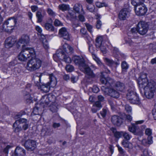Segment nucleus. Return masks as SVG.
<instances>
[{
  "label": "nucleus",
  "instance_id": "nucleus-10",
  "mask_svg": "<svg viewBox=\"0 0 156 156\" xmlns=\"http://www.w3.org/2000/svg\"><path fill=\"white\" fill-rule=\"evenodd\" d=\"M17 22L16 19L14 17L9 18L3 23L2 25L3 29H6V27H14Z\"/></svg>",
  "mask_w": 156,
  "mask_h": 156
},
{
  "label": "nucleus",
  "instance_id": "nucleus-19",
  "mask_svg": "<svg viewBox=\"0 0 156 156\" xmlns=\"http://www.w3.org/2000/svg\"><path fill=\"white\" fill-rule=\"evenodd\" d=\"M128 12L127 10H120L119 14V18L121 20H125L128 17Z\"/></svg>",
  "mask_w": 156,
  "mask_h": 156
},
{
  "label": "nucleus",
  "instance_id": "nucleus-35",
  "mask_svg": "<svg viewBox=\"0 0 156 156\" xmlns=\"http://www.w3.org/2000/svg\"><path fill=\"white\" fill-rule=\"evenodd\" d=\"M112 53L113 55L115 57H117L120 54L118 49L115 47L113 48Z\"/></svg>",
  "mask_w": 156,
  "mask_h": 156
},
{
  "label": "nucleus",
  "instance_id": "nucleus-41",
  "mask_svg": "<svg viewBox=\"0 0 156 156\" xmlns=\"http://www.w3.org/2000/svg\"><path fill=\"white\" fill-rule=\"evenodd\" d=\"M36 16L38 19L37 22L39 23L41 22L42 21L43 16L41 14V12L40 11L37 12L36 13Z\"/></svg>",
  "mask_w": 156,
  "mask_h": 156
},
{
  "label": "nucleus",
  "instance_id": "nucleus-43",
  "mask_svg": "<svg viewBox=\"0 0 156 156\" xmlns=\"http://www.w3.org/2000/svg\"><path fill=\"white\" fill-rule=\"evenodd\" d=\"M122 136L125 140H129L131 137V136L128 133L123 132Z\"/></svg>",
  "mask_w": 156,
  "mask_h": 156
},
{
  "label": "nucleus",
  "instance_id": "nucleus-1",
  "mask_svg": "<svg viewBox=\"0 0 156 156\" xmlns=\"http://www.w3.org/2000/svg\"><path fill=\"white\" fill-rule=\"evenodd\" d=\"M138 83L140 88L144 90L145 97L148 99L152 98L156 90V82L152 80L148 82L146 74L142 73L138 79Z\"/></svg>",
  "mask_w": 156,
  "mask_h": 156
},
{
  "label": "nucleus",
  "instance_id": "nucleus-36",
  "mask_svg": "<svg viewBox=\"0 0 156 156\" xmlns=\"http://www.w3.org/2000/svg\"><path fill=\"white\" fill-rule=\"evenodd\" d=\"M88 40V41L87 42V43L88 44L89 51L90 52L92 53L94 52V50L93 45L90 43V40H91V39L90 38H89V39Z\"/></svg>",
  "mask_w": 156,
  "mask_h": 156
},
{
  "label": "nucleus",
  "instance_id": "nucleus-9",
  "mask_svg": "<svg viewBox=\"0 0 156 156\" xmlns=\"http://www.w3.org/2000/svg\"><path fill=\"white\" fill-rule=\"evenodd\" d=\"M56 56L59 59L63 60L66 63H70L71 62V58L69 56L66 55L64 52L62 51H61L58 52V51H57L56 54L54 55V57Z\"/></svg>",
  "mask_w": 156,
  "mask_h": 156
},
{
  "label": "nucleus",
  "instance_id": "nucleus-2",
  "mask_svg": "<svg viewBox=\"0 0 156 156\" xmlns=\"http://www.w3.org/2000/svg\"><path fill=\"white\" fill-rule=\"evenodd\" d=\"M41 74H37L34 77V82L35 85L38 87L39 89L45 93H47L49 91L50 87H55L57 83V81L56 78L52 74H51L49 75V82L47 83L41 84L40 83Z\"/></svg>",
  "mask_w": 156,
  "mask_h": 156
},
{
  "label": "nucleus",
  "instance_id": "nucleus-12",
  "mask_svg": "<svg viewBox=\"0 0 156 156\" xmlns=\"http://www.w3.org/2000/svg\"><path fill=\"white\" fill-rule=\"evenodd\" d=\"M24 146L27 150L29 151H33L36 147V142L34 140H28L25 141Z\"/></svg>",
  "mask_w": 156,
  "mask_h": 156
},
{
  "label": "nucleus",
  "instance_id": "nucleus-30",
  "mask_svg": "<svg viewBox=\"0 0 156 156\" xmlns=\"http://www.w3.org/2000/svg\"><path fill=\"white\" fill-rule=\"evenodd\" d=\"M122 144L125 147L131 149L132 147V145L131 143L128 141V140H123L122 142Z\"/></svg>",
  "mask_w": 156,
  "mask_h": 156
},
{
  "label": "nucleus",
  "instance_id": "nucleus-4",
  "mask_svg": "<svg viewBox=\"0 0 156 156\" xmlns=\"http://www.w3.org/2000/svg\"><path fill=\"white\" fill-rule=\"evenodd\" d=\"M32 56V58L27 63V69L30 71H33L38 69L41 66V61L38 58Z\"/></svg>",
  "mask_w": 156,
  "mask_h": 156
},
{
  "label": "nucleus",
  "instance_id": "nucleus-55",
  "mask_svg": "<svg viewBox=\"0 0 156 156\" xmlns=\"http://www.w3.org/2000/svg\"><path fill=\"white\" fill-rule=\"evenodd\" d=\"M38 108L37 107H35L33 109V110L32 112V113L34 115H40L41 113H40L38 111Z\"/></svg>",
  "mask_w": 156,
  "mask_h": 156
},
{
  "label": "nucleus",
  "instance_id": "nucleus-49",
  "mask_svg": "<svg viewBox=\"0 0 156 156\" xmlns=\"http://www.w3.org/2000/svg\"><path fill=\"white\" fill-rule=\"evenodd\" d=\"M123 132L117 131L115 134L114 136L115 137L117 138H119L121 137L122 136Z\"/></svg>",
  "mask_w": 156,
  "mask_h": 156
},
{
  "label": "nucleus",
  "instance_id": "nucleus-3",
  "mask_svg": "<svg viewBox=\"0 0 156 156\" xmlns=\"http://www.w3.org/2000/svg\"><path fill=\"white\" fill-rule=\"evenodd\" d=\"M79 69L86 75V77L87 76L88 78H93L95 76L93 71L86 63L83 55L81 57L79 56Z\"/></svg>",
  "mask_w": 156,
  "mask_h": 156
},
{
  "label": "nucleus",
  "instance_id": "nucleus-56",
  "mask_svg": "<svg viewBox=\"0 0 156 156\" xmlns=\"http://www.w3.org/2000/svg\"><path fill=\"white\" fill-rule=\"evenodd\" d=\"M107 112V110L106 109L103 108L102 110L100 112L103 118H104L106 115Z\"/></svg>",
  "mask_w": 156,
  "mask_h": 156
},
{
  "label": "nucleus",
  "instance_id": "nucleus-63",
  "mask_svg": "<svg viewBox=\"0 0 156 156\" xmlns=\"http://www.w3.org/2000/svg\"><path fill=\"white\" fill-rule=\"evenodd\" d=\"M145 133L148 136H151L152 134V130L150 128H147L145 130Z\"/></svg>",
  "mask_w": 156,
  "mask_h": 156
},
{
  "label": "nucleus",
  "instance_id": "nucleus-8",
  "mask_svg": "<svg viewBox=\"0 0 156 156\" xmlns=\"http://www.w3.org/2000/svg\"><path fill=\"white\" fill-rule=\"evenodd\" d=\"M138 33L141 35L145 34L147 32L148 27L145 21H141L139 22L137 26Z\"/></svg>",
  "mask_w": 156,
  "mask_h": 156
},
{
  "label": "nucleus",
  "instance_id": "nucleus-20",
  "mask_svg": "<svg viewBox=\"0 0 156 156\" xmlns=\"http://www.w3.org/2000/svg\"><path fill=\"white\" fill-rule=\"evenodd\" d=\"M51 22L50 23H45L44 27L45 29L49 31H54L55 30L54 27L52 25V20L51 19Z\"/></svg>",
  "mask_w": 156,
  "mask_h": 156
},
{
  "label": "nucleus",
  "instance_id": "nucleus-59",
  "mask_svg": "<svg viewBox=\"0 0 156 156\" xmlns=\"http://www.w3.org/2000/svg\"><path fill=\"white\" fill-rule=\"evenodd\" d=\"M86 27L87 28V30L90 33L92 32V27L91 25H90L89 23H85Z\"/></svg>",
  "mask_w": 156,
  "mask_h": 156
},
{
  "label": "nucleus",
  "instance_id": "nucleus-5",
  "mask_svg": "<svg viewBox=\"0 0 156 156\" xmlns=\"http://www.w3.org/2000/svg\"><path fill=\"white\" fill-rule=\"evenodd\" d=\"M35 52L34 50L31 48H26L23 49L18 56V59L24 61L30 56H34Z\"/></svg>",
  "mask_w": 156,
  "mask_h": 156
},
{
  "label": "nucleus",
  "instance_id": "nucleus-48",
  "mask_svg": "<svg viewBox=\"0 0 156 156\" xmlns=\"http://www.w3.org/2000/svg\"><path fill=\"white\" fill-rule=\"evenodd\" d=\"M66 70L68 72H71L73 70V67L70 65H67L65 67Z\"/></svg>",
  "mask_w": 156,
  "mask_h": 156
},
{
  "label": "nucleus",
  "instance_id": "nucleus-51",
  "mask_svg": "<svg viewBox=\"0 0 156 156\" xmlns=\"http://www.w3.org/2000/svg\"><path fill=\"white\" fill-rule=\"evenodd\" d=\"M138 32L137 28H133L131 29L130 33H129V34L133 35V34H135L136 33Z\"/></svg>",
  "mask_w": 156,
  "mask_h": 156
},
{
  "label": "nucleus",
  "instance_id": "nucleus-31",
  "mask_svg": "<svg viewBox=\"0 0 156 156\" xmlns=\"http://www.w3.org/2000/svg\"><path fill=\"white\" fill-rule=\"evenodd\" d=\"M144 0H132L131 3L134 6V10H136V5L144 3Z\"/></svg>",
  "mask_w": 156,
  "mask_h": 156
},
{
  "label": "nucleus",
  "instance_id": "nucleus-14",
  "mask_svg": "<svg viewBox=\"0 0 156 156\" xmlns=\"http://www.w3.org/2000/svg\"><path fill=\"white\" fill-rule=\"evenodd\" d=\"M112 122L115 125L119 126L122 123V119L119 116L114 115L112 116L111 119Z\"/></svg>",
  "mask_w": 156,
  "mask_h": 156
},
{
  "label": "nucleus",
  "instance_id": "nucleus-46",
  "mask_svg": "<svg viewBox=\"0 0 156 156\" xmlns=\"http://www.w3.org/2000/svg\"><path fill=\"white\" fill-rule=\"evenodd\" d=\"M36 30L39 33V34H38V37L40 38H41V35H44L41 34L42 31V30L41 28L38 26H37L36 27Z\"/></svg>",
  "mask_w": 156,
  "mask_h": 156
},
{
  "label": "nucleus",
  "instance_id": "nucleus-53",
  "mask_svg": "<svg viewBox=\"0 0 156 156\" xmlns=\"http://www.w3.org/2000/svg\"><path fill=\"white\" fill-rule=\"evenodd\" d=\"M16 121H17V123H25L26 122H27V120L24 118H20Z\"/></svg>",
  "mask_w": 156,
  "mask_h": 156
},
{
  "label": "nucleus",
  "instance_id": "nucleus-18",
  "mask_svg": "<svg viewBox=\"0 0 156 156\" xmlns=\"http://www.w3.org/2000/svg\"><path fill=\"white\" fill-rule=\"evenodd\" d=\"M136 93L134 91L133 88H129L127 90L126 94V97L128 100L130 99L132 97H135L136 94Z\"/></svg>",
  "mask_w": 156,
  "mask_h": 156
},
{
  "label": "nucleus",
  "instance_id": "nucleus-16",
  "mask_svg": "<svg viewBox=\"0 0 156 156\" xmlns=\"http://www.w3.org/2000/svg\"><path fill=\"white\" fill-rule=\"evenodd\" d=\"M13 155L15 156H25V150L22 147L18 146L16 147Z\"/></svg>",
  "mask_w": 156,
  "mask_h": 156
},
{
  "label": "nucleus",
  "instance_id": "nucleus-7",
  "mask_svg": "<svg viewBox=\"0 0 156 156\" xmlns=\"http://www.w3.org/2000/svg\"><path fill=\"white\" fill-rule=\"evenodd\" d=\"M69 13L70 17L72 19V30L75 32L77 31L78 26V20L77 18L76 13H77L78 10H69Z\"/></svg>",
  "mask_w": 156,
  "mask_h": 156
},
{
  "label": "nucleus",
  "instance_id": "nucleus-38",
  "mask_svg": "<svg viewBox=\"0 0 156 156\" xmlns=\"http://www.w3.org/2000/svg\"><path fill=\"white\" fill-rule=\"evenodd\" d=\"M80 33L83 36V37H86L87 40L90 38L87 34V30L85 28H83L80 30Z\"/></svg>",
  "mask_w": 156,
  "mask_h": 156
},
{
  "label": "nucleus",
  "instance_id": "nucleus-22",
  "mask_svg": "<svg viewBox=\"0 0 156 156\" xmlns=\"http://www.w3.org/2000/svg\"><path fill=\"white\" fill-rule=\"evenodd\" d=\"M105 61L107 65L109 66H111L114 64L117 66L119 65L120 64L119 59H117V61L115 62L112 59L106 58H105Z\"/></svg>",
  "mask_w": 156,
  "mask_h": 156
},
{
  "label": "nucleus",
  "instance_id": "nucleus-17",
  "mask_svg": "<svg viewBox=\"0 0 156 156\" xmlns=\"http://www.w3.org/2000/svg\"><path fill=\"white\" fill-rule=\"evenodd\" d=\"M14 38L10 37H8L5 41V46L6 48H9L12 46L16 42Z\"/></svg>",
  "mask_w": 156,
  "mask_h": 156
},
{
  "label": "nucleus",
  "instance_id": "nucleus-54",
  "mask_svg": "<svg viewBox=\"0 0 156 156\" xmlns=\"http://www.w3.org/2000/svg\"><path fill=\"white\" fill-rule=\"evenodd\" d=\"M97 48H100L101 51L103 53L105 54L106 53V47L104 46L101 44L100 46H98Z\"/></svg>",
  "mask_w": 156,
  "mask_h": 156
},
{
  "label": "nucleus",
  "instance_id": "nucleus-26",
  "mask_svg": "<svg viewBox=\"0 0 156 156\" xmlns=\"http://www.w3.org/2000/svg\"><path fill=\"white\" fill-rule=\"evenodd\" d=\"M121 66L122 73H125L126 72L129 67V66L128 63L125 61H123L121 64Z\"/></svg>",
  "mask_w": 156,
  "mask_h": 156
},
{
  "label": "nucleus",
  "instance_id": "nucleus-23",
  "mask_svg": "<svg viewBox=\"0 0 156 156\" xmlns=\"http://www.w3.org/2000/svg\"><path fill=\"white\" fill-rule=\"evenodd\" d=\"M115 86L117 90L121 91H123L125 89V85L124 83L120 81L117 82L115 84Z\"/></svg>",
  "mask_w": 156,
  "mask_h": 156
},
{
  "label": "nucleus",
  "instance_id": "nucleus-37",
  "mask_svg": "<svg viewBox=\"0 0 156 156\" xmlns=\"http://www.w3.org/2000/svg\"><path fill=\"white\" fill-rule=\"evenodd\" d=\"M136 14L139 16H144L147 12V10H134Z\"/></svg>",
  "mask_w": 156,
  "mask_h": 156
},
{
  "label": "nucleus",
  "instance_id": "nucleus-61",
  "mask_svg": "<svg viewBox=\"0 0 156 156\" xmlns=\"http://www.w3.org/2000/svg\"><path fill=\"white\" fill-rule=\"evenodd\" d=\"M152 114L154 118L156 120V104L154 105V108L152 110Z\"/></svg>",
  "mask_w": 156,
  "mask_h": 156
},
{
  "label": "nucleus",
  "instance_id": "nucleus-44",
  "mask_svg": "<svg viewBox=\"0 0 156 156\" xmlns=\"http://www.w3.org/2000/svg\"><path fill=\"white\" fill-rule=\"evenodd\" d=\"M114 83V80L110 77L107 78V84L106 87H108L109 86H112Z\"/></svg>",
  "mask_w": 156,
  "mask_h": 156
},
{
  "label": "nucleus",
  "instance_id": "nucleus-58",
  "mask_svg": "<svg viewBox=\"0 0 156 156\" xmlns=\"http://www.w3.org/2000/svg\"><path fill=\"white\" fill-rule=\"evenodd\" d=\"M72 60L76 65H78V56L74 55L72 58Z\"/></svg>",
  "mask_w": 156,
  "mask_h": 156
},
{
  "label": "nucleus",
  "instance_id": "nucleus-45",
  "mask_svg": "<svg viewBox=\"0 0 156 156\" xmlns=\"http://www.w3.org/2000/svg\"><path fill=\"white\" fill-rule=\"evenodd\" d=\"M25 112L23 111H21L20 112L16 114L14 116V118L16 119L20 118L23 115L25 114Z\"/></svg>",
  "mask_w": 156,
  "mask_h": 156
},
{
  "label": "nucleus",
  "instance_id": "nucleus-40",
  "mask_svg": "<svg viewBox=\"0 0 156 156\" xmlns=\"http://www.w3.org/2000/svg\"><path fill=\"white\" fill-rule=\"evenodd\" d=\"M96 5L97 7L99 8L104 6L105 7L108 6V5L107 4L104 2L101 3L100 2H97L96 3Z\"/></svg>",
  "mask_w": 156,
  "mask_h": 156
},
{
  "label": "nucleus",
  "instance_id": "nucleus-13",
  "mask_svg": "<svg viewBox=\"0 0 156 156\" xmlns=\"http://www.w3.org/2000/svg\"><path fill=\"white\" fill-rule=\"evenodd\" d=\"M128 130L135 135H139L141 133V131L136 125L133 124L131 126L129 127Z\"/></svg>",
  "mask_w": 156,
  "mask_h": 156
},
{
  "label": "nucleus",
  "instance_id": "nucleus-25",
  "mask_svg": "<svg viewBox=\"0 0 156 156\" xmlns=\"http://www.w3.org/2000/svg\"><path fill=\"white\" fill-rule=\"evenodd\" d=\"M40 39L42 41L43 46L46 50H48L49 48L48 43L47 40L46 39L44 35H41V38Z\"/></svg>",
  "mask_w": 156,
  "mask_h": 156
},
{
  "label": "nucleus",
  "instance_id": "nucleus-34",
  "mask_svg": "<svg viewBox=\"0 0 156 156\" xmlns=\"http://www.w3.org/2000/svg\"><path fill=\"white\" fill-rule=\"evenodd\" d=\"M102 37L101 36L98 37L96 39V47L100 46L102 44Z\"/></svg>",
  "mask_w": 156,
  "mask_h": 156
},
{
  "label": "nucleus",
  "instance_id": "nucleus-50",
  "mask_svg": "<svg viewBox=\"0 0 156 156\" xmlns=\"http://www.w3.org/2000/svg\"><path fill=\"white\" fill-rule=\"evenodd\" d=\"M125 109L126 112L128 113L131 112L132 108L128 104H126L125 105Z\"/></svg>",
  "mask_w": 156,
  "mask_h": 156
},
{
  "label": "nucleus",
  "instance_id": "nucleus-21",
  "mask_svg": "<svg viewBox=\"0 0 156 156\" xmlns=\"http://www.w3.org/2000/svg\"><path fill=\"white\" fill-rule=\"evenodd\" d=\"M63 50L66 53L71 54L73 50V48L66 43H65L63 45Z\"/></svg>",
  "mask_w": 156,
  "mask_h": 156
},
{
  "label": "nucleus",
  "instance_id": "nucleus-11",
  "mask_svg": "<svg viewBox=\"0 0 156 156\" xmlns=\"http://www.w3.org/2000/svg\"><path fill=\"white\" fill-rule=\"evenodd\" d=\"M30 41L29 37L27 35H23L17 43V46L18 48L20 47L23 48Z\"/></svg>",
  "mask_w": 156,
  "mask_h": 156
},
{
  "label": "nucleus",
  "instance_id": "nucleus-60",
  "mask_svg": "<svg viewBox=\"0 0 156 156\" xmlns=\"http://www.w3.org/2000/svg\"><path fill=\"white\" fill-rule=\"evenodd\" d=\"M54 24L56 26H62V23L58 20L55 19L54 22Z\"/></svg>",
  "mask_w": 156,
  "mask_h": 156
},
{
  "label": "nucleus",
  "instance_id": "nucleus-32",
  "mask_svg": "<svg viewBox=\"0 0 156 156\" xmlns=\"http://www.w3.org/2000/svg\"><path fill=\"white\" fill-rule=\"evenodd\" d=\"M47 97L48 98L49 101L51 103H53L55 101V97L52 94H49L48 95H45V98Z\"/></svg>",
  "mask_w": 156,
  "mask_h": 156
},
{
  "label": "nucleus",
  "instance_id": "nucleus-29",
  "mask_svg": "<svg viewBox=\"0 0 156 156\" xmlns=\"http://www.w3.org/2000/svg\"><path fill=\"white\" fill-rule=\"evenodd\" d=\"M13 127L14 128V131L16 133L19 132L22 129L21 127L18 125L17 121H16L14 123Z\"/></svg>",
  "mask_w": 156,
  "mask_h": 156
},
{
  "label": "nucleus",
  "instance_id": "nucleus-24",
  "mask_svg": "<svg viewBox=\"0 0 156 156\" xmlns=\"http://www.w3.org/2000/svg\"><path fill=\"white\" fill-rule=\"evenodd\" d=\"M109 72L108 71H105V72H102L101 73V82L103 84H105L104 86L106 87L107 84V78L106 79L105 77V74H106V73Z\"/></svg>",
  "mask_w": 156,
  "mask_h": 156
},
{
  "label": "nucleus",
  "instance_id": "nucleus-62",
  "mask_svg": "<svg viewBox=\"0 0 156 156\" xmlns=\"http://www.w3.org/2000/svg\"><path fill=\"white\" fill-rule=\"evenodd\" d=\"M102 25L101 21L99 19L96 22V27L97 29H99L101 27V26Z\"/></svg>",
  "mask_w": 156,
  "mask_h": 156
},
{
  "label": "nucleus",
  "instance_id": "nucleus-47",
  "mask_svg": "<svg viewBox=\"0 0 156 156\" xmlns=\"http://www.w3.org/2000/svg\"><path fill=\"white\" fill-rule=\"evenodd\" d=\"M50 110L52 112H56L57 111L58 108L55 105H52L50 106Z\"/></svg>",
  "mask_w": 156,
  "mask_h": 156
},
{
  "label": "nucleus",
  "instance_id": "nucleus-28",
  "mask_svg": "<svg viewBox=\"0 0 156 156\" xmlns=\"http://www.w3.org/2000/svg\"><path fill=\"white\" fill-rule=\"evenodd\" d=\"M129 101L130 103L133 104H139L140 102L139 99L136 94L135 95V97H132Z\"/></svg>",
  "mask_w": 156,
  "mask_h": 156
},
{
  "label": "nucleus",
  "instance_id": "nucleus-6",
  "mask_svg": "<svg viewBox=\"0 0 156 156\" xmlns=\"http://www.w3.org/2000/svg\"><path fill=\"white\" fill-rule=\"evenodd\" d=\"M101 89L105 95H107L115 99H117L119 97V93L113 88H109L105 86H102L101 87Z\"/></svg>",
  "mask_w": 156,
  "mask_h": 156
},
{
  "label": "nucleus",
  "instance_id": "nucleus-15",
  "mask_svg": "<svg viewBox=\"0 0 156 156\" xmlns=\"http://www.w3.org/2000/svg\"><path fill=\"white\" fill-rule=\"evenodd\" d=\"M59 34L60 37H63L64 39L68 41L69 40V34L65 27H62L59 30Z\"/></svg>",
  "mask_w": 156,
  "mask_h": 156
},
{
  "label": "nucleus",
  "instance_id": "nucleus-33",
  "mask_svg": "<svg viewBox=\"0 0 156 156\" xmlns=\"http://www.w3.org/2000/svg\"><path fill=\"white\" fill-rule=\"evenodd\" d=\"M40 101L41 103L45 104L47 105H48L50 103L48 98L47 97L45 98V95L42 96Z\"/></svg>",
  "mask_w": 156,
  "mask_h": 156
},
{
  "label": "nucleus",
  "instance_id": "nucleus-27",
  "mask_svg": "<svg viewBox=\"0 0 156 156\" xmlns=\"http://www.w3.org/2000/svg\"><path fill=\"white\" fill-rule=\"evenodd\" d=\"M94 59L98 66L103 70L105 69V71H108L110 72L108 69L102 63L98 58L97 57H95Z\"/></svg>",
  "mask_w": 156,
  "mask_h": 156
},
{
  "label": "nucleus",
  "instance_id": "nucleus-64",
  "mask_svg": "<svg viewBox=\"0 0 156 156\" xmlns=\"http://www.w3.org/2000/svg\"><path fill=\"white\" fill-rule=\"evenodd\" d=\"M142 154H141V156H149L148 153V150L145 149L142 151Z\"/></svg>",
  "mask_w": 156,
  "mask_h": 156
},
{
  "label": "nucleus",
  "instance_id": "nucleus-39",
  "mask_svg": "<svg viewBox=\"0 0 156 156\" xmlns=\"http://www.w3.org/2000/svg\"><path fill=\"white\" fill-rule=\"evenodd\" d=\"M137 7H138L139 10H147L146 6L144 4V3L136 5V9H137Z\"/></svg>",
  "mask_w": 156,
  "mask_h": 156
},
{
  "label": "nucleus",
  "instance_id": "nucleus-42",
  "mask_svg": "<svg viewBox=\"0 0 156 156\" xmlns=\"http://www.w3.org/2000/svg\"><path fill=\"white\" fill-rule=\"evenodd\" d=\"M58 7L60 10H69V5L66 4L59 5Z\"/></svg>",
  "mask_w": 156,
  "mask_h": 156
},
{
  "label": "nucleus",
  "instance_id": "nucleus-57",
  "mask_svg": "<svg viewBox=\"0 0 156 156\" xmlns=\"http://www.w3.org/2000/svg\"><path fill=\"white\" fill-rule=\"evenodd\" d=\"M24 98L27 102H31L32 99V98L30 97V95L29 94H28L26 95L24 97Z\"/></svg>",
  "mask_w": 156,
  "mask_h": 156
},
{
  "label": "nucleus",
  "instance_id": "nucleus-52",
  "mask_svg": "<svg viewBox=\"0 0 156 156\" xmlns=\"http://www.w3.org/2000/svg\"><path fill=\"white\" fill-rule=\"evenodd\" d=\"M116 146L118 147L119 151L120 154L123 155H125L126 153L125 151L121 147H120L119 145H116Z\"/></svg>",
  "mask_w": 156,
  "mask_h": 156
}]
</instances>
